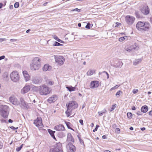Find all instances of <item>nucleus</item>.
Returning <instances> with one entry per match:
<instances>
[{
    "label": "nucleus",
    "instance_id": "1",
    "mask_svg": "<svg viewBox=\"0 0 152 152\" xmlns=\"http://www.w3.org/2000/svg\"><path fill=\"white\" fill-rule=\"evenodd\" d=\"M137 29L140 31H148L150 28V24L148 22L139 21L136 25Z\"/></svg>",
    "mask_w": 152,
    "mask_h": 152
},
{
    "label": "nucleus",
    "instance_id": "2",
    "mask_svg": "<svg viewBox=\"0 0 152 152\" xmlns=\"http://www.w3.org/2000/svg\"><path fill=\"white\" fill-rule=\"evenodd\" d=\"M38 91L40 95L45 96L49 94L51 91L50 88L45 84H42L39 86Z\"/></svg>",
    "mask_w": 152,
    "mask_h": 152
},
{
    "label": "nucleus",
    "instance_id": "3",
    "mask_svg": "<svg viewBox=\"0 0 152 152\" xmlns=\"http://www.w3.org/2000/svg\"><path fill=\"white\" fill-rule=\"evenodd\" d=\"M10 77L11 80L15 82H17L19 80V75L16 71L12 72L10 74Z\"/></svg>",
    "mask_w": 152,
    "mask_h": 152
},
{
    "label": "nucleus",
    "instance_id": "4",
    "mask_svg": "<svg viewBox=\"0 0 152 152\" xmlns=\"http://www.w3.org/2000/svg\"><path fill=\"white\" fill-rule=\"evenodd\" d=\"M66 106L68 110H72L77 108L78 107V104L75 101H70L68 104H66Z\"/></svg>",
    "mask_w": 152,
    "mask_h": 152
},
{
    "label": "nucleus",
    "instance_id": "5",
    "mask_svg": "<svg viewBox=\"0 0 152 152\" xmlns=\"http://www.w3.org/2000/svg\"><path fill=\"white\" fill-rule=\"evenodd\" d=\"M8 107L7 106H4L1 111V115L4 118H7L9 114Z\"/></svg>",
    "mask_w": 152,
    "mask_h": 152
},
{
    "label": "nucleus",
    "instance_id": "6",
    "mask_svg": "<svg viewBox=\"0 0 152 152\" xmlns=\"http://www.w3.org/2000/svg\"><path fill=\"white\" fill-rule=\"evenodd\" d=\"M125 19L127 24L131 25L134 23L135 18L134 17L127 15L125 17Z\"/></svg>",
    "mask_w": 152,
    "mask_h": 152
},
{
    "label": "nucleus",
    "instance_id": "7",
    "mask_svg": "<svg viewBox=\"0 0 152 152\" xmlns=\"http://www.w3.org/2000/svg\"><path fill=\"white\" fill-rule=\"evenodd\" d=\"M34 124L36 126L39 128H42L43 127L42 120L41 119L38 118H37L36 120L34 121Z\"/></svg>",
    "mask_w": 152,
    "mask_h": 152
},
{
    "label": "nucleus",
    "instance_id": "8",
    "mask_svg": "<svg viewBox=\"0 0 152 152\" xmlns=\"http://www.w3.org/2000/svg\"><path fill=\"white\" fill-rule=\"evenodd\" d=\"M65 58L61 56H58V66L62 65L65 61Z\"/></svg>",
    "mask_w": 152,
    "mask_h": 152
},
{
    "label": "nucleus",
    "instance_id": "9",
    "mask_svg": "<svg viewBox=\"0 0 152 152\" xmlns=\"http://www.w3.org/2000/svg\"><path fill=\"white\" fill-rule=\"evenodd\" d=\"M31 81L33 83L37 84L41 83L42 81V80L40 78L34 77L32 78Z\"/></svg>",
    "mask_w": 152,
    "mask_h": 152
},
{
    "label": "nucleus",
    "instance_id": "10",
    "mask_svg": "<svg viewBox=\"0 0 152 152\" xmlns=\"http://www.w3.org/2000/svg\"><path fill=\"white\" fill-rule=\"evenodd\" d=\"M141 12L144 14L147 15L149 13V10L148 7L145 6L142 7L141 10Z\"/></svg>",
    "mask_w": 152,
    "mask_h": 152
},
{
    "label": "nucleus",
    "instance_id": "11",
    "mask_svg": "<svg viewBox=\"0 0 152 152\" xmlns=\"http://www.w3.org/2000/svg\"><path fill=\"white\" fill-rule=\"evenodd\" d=\"M9 101L10 102L13 104L15 105H18V104L19 102L17 99L14 97H10L9 99Z\"/></svg>",
    "mask_w": 152,
    "mask_h": 152
},
{
    "label": "nucleus",
    "instance_id": "12",
    "mask_svg": "<svg viewBox=\"0 0 152 152\" xmlns=\"http://www.w3.org/2000/svg\"><path fill=\"white\" fill-rule=\"evenodd\" d=\"M30 90V87L28 85L26 86L21 90V93L22 94H25L28 92Z\"/></svg>",
    "mask_w": 152,
    "mask_h": 152
},
{
    "label": "nucleus",
    "instance_id": "13",
    "mask_svg": "<svg viewBox=\"0 0 152 152\" xmlns=\"http://www.w3.org/2000/svg\"><path fill=\"white\" fill-rule=\"evenodd\" d=\"M99 82L98 81H94L91 82L90 84V88H97L99 86Z\"/></svg>",
    "mask_w": 152,
    "mask_h": 152
},
{
    "label": "nucleus",
    "instance_id": "14",
    "mask_svg": "<svg viewBox=\"0 0 152 152\" xmlns=\"http://www.w3.org/2000/svg\"><path fill=\"white\" fill-rule=\"evenodd\" d=\"M40 65L39 64H36L32 63L30 64V66L32 70H38L40 67Z\"/></svg>",
    "mask_w": 152,
    "mask_h": 152
},
{
    "label": "nucleus",
    "instance_id": "15",
    "mask_svg": "<svg viewBox=\"0 0 152 152\" xmlns=\"http://www.w3.org/2000/svg\"><path fill=\"white\" fill-rule=\"evenodd\" d=\"M57 100V96L56 95H53L51 97L49 98L48 101L51 103L52 102H54Z\"/></svg>",
    "mask_w": 152,
    "mask_h": 152
},
{
    "label": "nucleus",
    "instance_id": "16",
    "mask_svg": "<svg viewBox=\"0 0 152 152\" xmlns=\"http://www.w3.org/2000/svg\"><path fill=\"white\" fill-rule=\"evenodd\" d=\"M67 145L69 146L70 151L71 152H74L76 151V148L75 147L74 145L72 143H69Z\"/></svg>",
    "mask_w": 152,
    "mask_h": 152
},
{
    "label": "nucleus",
    "instance_id": "17",
    "mask_svg": "<svg viewBox=\"0 0 152 152\" xmlns=\"http://www.w3.org/2000/svg\"><path fill=\"white\" fill-rule=\"evenodd\" d=\"M123 63L122 61H116L113 65L114 67L115 68H121L123 65Z\"/></svg>",
    "mask_w": 152,
    "mask_h": 152
},
{
    "label": "nucleus",
    "instance_id": "18",
    "mask_svg": "<svg viewBox=\"0 0 152 152\" xmlns=\"http://www.w3.org/2000/svg\"><path fill=\"white\" fill-rule=\"evenodd\" d=\"M20 105H22L23 107L27 108L28 104L23 98H20Z\"/></svg>",
    "mask_w": 152,
    "mask_h": 152
},
{
    "label": "nucleus",
    "instance_id": "19",
    "mask_svg": "<svg viewBox=\"0 0 152 152\" xmlns=\"http://www.w3.org/2000/svg\"><path fill=\"white\" fill-rule=\"evenodd\" d=\"M23 75L26 81L30 80V76L26 71H24L23 72Z\"/></svg>",
    "mask_w": 152,
    "mask_h": 152
},
{
    "label": "nucleus",
    "instance_id": "20",
    "mask_svg": "<svg viewBox=\"0 0 152 152\" xmlns=\"http://www.w3.org/2000/svg\"><path fill=\"white\" fill-rule=\"evenodd\" d=\"M41 60L38 57H35L33 60L32 63L36 64H39L40 65V61Z\"/></svg>",
    "mask_w": 152,
    "mask_h": 152
},
{
    "label": "nucleus",
    "instance_id": "21",
    "mask_svg": "<svg viewBox=\"0 0 152 152\" xmlns=\"http://www.w3.org/2000/svg\"><path fill=\"white\" fill-rule=\"evenodd\" d=\"M44 71H46L47 70H49L51 69V67L49 66V64H47L44 65L42 68Z\"/></svg>",
    "mask_w": 152,
    "mask_h": 152
},
{
    "label": "nucleus",
    "instance_id": "22",
    "mask_svg": "<svg viewBox=\"0 0 152 152\" xmlns=\"http://www.w3.org/2000/svg\"><path fill=\"white\" fill-rule=\"evenodd\" d=\"M67 140H68L72 142H74V139L72 137V136L70 133H68L67 134Z\"/></svg>",
    "mask_w": 152,
    "mask_h": 152
},
{
    "label": "nucleus",
    "instance_id": "23",
    "mask_svg": "<svg viewBox=\"0 0 152 152\" xmlns=\"http://www.w3.org/2000/svg\"><path fill=\"white\" fill-rule=\"evenodd\" d=\"M148 110V107L146 105L142 106L141 109V111L143 113H145L147 112Z\"/></svg>",
    "mask_w": 152,
    "mask_h": 152
},
{
    "label": "nucleus",
    "instance_id": "24",
    "mask_svg": "<svg viewBox=\"0 0 152 152\" xmlns=\"http://www.w3.org/2000/svg\"><path fill=\"white\" fill-rule=\"evenodd\" d=\"M48 132L50 135L55 140H56V138L54 136L55 131H53L50 129H48Z\"/></svg>",
    "mask_w": 152,
    "mask_h": 152
},
{
    "label": "nucleus",
    "instance_id": "25",
    "mask_svg": "<svg viewBox=\"0 0 152 152\" xmlns=\"http://www.w3.org/2000/svg\"><path fill=\"white\" fill-rule=\"evenodd\" d=\"M58 152H63L62 145L60 142L58 143Z\"/></svg>",
    "mask_w": 152,
    "mask_h": 152
},
{
    "label": "nucleus",
    "instance_id": "26",
    "mask_svg": "<svg viewBox=\"0 0 152 152\" xmlns=\"http://www.w3.org/2000/svg\"><path fill=\"white\" fill-rule=\"evenodd\" d=\"M66 88L70 92L75 91L76 88L75 87H73L72 86H66Z\"/></svg>",
    "mask_w": 152,
    "mask_h": 152
},
{
    "label": "nucleus",
    "instance_id": "27",
    "mask_svg": "<svg viewBox=\"0 0 152 152\" xmlns=\"http://www.w3.org/2000/svg\"><path fill=\"white\" fill-rule=\"evenodd\" d=\"M141 61V59H136L133 62L134 65L135 66H136L140 63Z\"/></svg>",
    "mask_w": 152,
    "mask_h": 152
},
{
    "label": "nucleus",
    "instance_id": "28",
    "mask_svg": "<svg viewBox=\"0 0 152 152\" xmlns=\"http://www.w3.org/2000/svg\"><path fill=\"white\" fill-rule=\"evenodd\" d=\"M50 152H57V148L56 146H53L50 150Z\"/></svg>",
    "mask_w": 152,
    "mask_h": 152
},
{
    "label": "nucleus",
    "instance_id": "29",
    "mask_svg": "<svg viewBox=\"0 0 152 152\" xmlns=\"http://www.w3.org/2000/svg\"><path fill=\"white\" fill-rule=\"evenodd\" d=\"M65 130V128L63 125L60 124L58 126V131H63Z\"/></svg>",
    "mask_w": 152,
    "mask_h": 152
},
{
    "label": "nucleus",
    "instance_id": "30",
    "mask_svg": "<svg viewBox=\"0 0 152 152\" xmlns=\"http://www.w3.org/2000/svg\"><path fill=\"white\" fill-rule=\"evenodd\" d=\"M136 47H131L130 48H125V50L128 52H131L133 50H135L136 49Z\"/></svg>",
    "mask_w": 152,
    "mask_h": 152
},
{
    "label": "nucleus",
    "instance_id": "31",
    "mask_svg": "<svg viewBox=\"0 0 152 152\" xmlns=\"http://www.w3.org/2000/svg\"><path fill=\"white\" fill-rule=\"evenodd\" d=\"M58 136L60 137H62L64 136V133L61 131L58 132Z\"/></svg>",
    "mask_w": 152,
    "mask_h": 152
},
{
    "label": "nucleus",
    "instance_id": "32",
    "mask_svg": "<svg viewBox=\"0 0 152 152\" xmlns=\"http://www.w3.org/2000/svg\"><path fill=\"white\" fill-rule=\"evenodd\" d=\"M94 72V71H92L91 70L88 71L87 72V75H93Z\"/></svg>",
    "mask_w": 152,
    "mask_h": 152
},
{
    "label": "nucleus",
    "instance_id": "33",
    "mask_svg": "<svg viewBox=\"0 0 152 152\" xmlns=\"http://www.w3.org/2000/svg\"><path fill=\"white\" fill-rule=\"evenodd\" d=\"M127 115L128 118L131 119L132 118V115L131 113H128L127 114Z\"/></svg>",
    "mask_w": 152,
    "mask_h": 152
},
{
    "label": "nucleus",
    "instance_id": "34",
    "mask_svg": "<svg viewBox=\"0 0 152 152\" xmlns=\"http://www.w3.org/2000/svg\"><path fill=\"white\" fill-rule=\"evenodd\" d=\"M23 144H22L19 147H18L16 148V150L18 152L22 148L23 146Z\"/></svg>",
    "mask_w": 152,
    "mask_h": 152
},
{
    "label": "nucleus",
    "instance_id": "35",
    "mask_svg": "<svg viewBox=\"0 0 152 152\" xmlns=\"http://www.w3.org/2000/svg\"><path fill=\"white\" fill-rule=\"evenodd\" d=\"M119 85H116L115 86H114L113 87H112L110 89V91H112L113 90L115 89H117L119 87Z\"/></svg>",
    "mask_w": 152,
    "mask_h": 152
},
{
    "label": "nucleus",
    "instance_id": "36",
    "mask_svg": "<svg viewBox=\"0 0 152 152\" xmlns=\"http://www.w3.org/2000/svg\"><path fill=\"white\" fill-rule=\"evenodd\" d=\"M19 5V3L18 2H16L14 4V6L15 8H18Z\"/></svg>",
    "mask_w": 152,
    "mask_h": 152
},
{
    "label": "nucleus",
    "instance_id": "37",
    "mask_svg": "<svg viewBox=\"0 0 152 152\" xmlns=\"http://www.w3.org/2000/svg\"><path fill=\"white\" fill-rule=\"evenodd\" d=\"M66 125V126H67V128L68 129H70V125H71V124L70 122H65Z\"/></svg>",
    "mask_w": 152,
    "mask_h": 152
},
{
    "label": "nucleus",
    "instance_id": "38",
    "mask_svg": "<svg viewBox=\"0 0 152 152\" xmlns=\"http://www.w3.org/2000/svg\"><path fill=\"white\" fill-rule=\"evenodd\" d=\"M51 58L52 60L54 59L56 62H57V58L56 55L52 56L51 57Z\"/></svg>",
    "mask_w": 152,
    "mask_h": 152
},
{
    "label": "nucleus",
    "instance_id": "39",
    "mask_svg": "<svg viewBox=\"0 0 152 152\" xmlns=\"http://www.w3.org/2000/svg\"><path fill=\"white\" fill-rule=\"evenodd\" d=\"M78 137V138L79 139V141L80 142V143L81 144H83V145H84V142H83V141L82 140L80 137H79L78 136H77Z\"/></svg>",
    "mask_w": 152,
    "mask_h": 152
},
{
    "label": "nucleus",
    "instance_id": "40",
    "mask_svg": "<svg viewBox=\"0 0 152 152\" xmlns=\"http://www.w3.org/2000/svg\"><path fill=\"white\" fill-rule=\"evenodd\" d=\"M116 104H114V105H113L112 107L111 108V110H110V111H113V110H114L116 107Z\"/></svg>",
    "mask_w": 152,
    "mask_h": 152
},
{
    "label": "nucleus",
    "instance_id": "41",
    "mask_svg": "<svg viewBox=\"0 0 152 152\" xmlns=\"http://www.w3.org/2000/svg\"><path fill=\"white\" fill-rule=\"evenodd\" d=\"M69 110H68L67 109V110L66 111V113L67 115V116L68 117L70 115V113L69 111Z\"/></svg>",
    "mask_w": 152,
    "mask_h": 152
},
{
    "label": "nucleus",
    "instance_id": "42",
    "mask_svg": "<svg viewBox=\"0 0 152 152\" xmlns=\"http://www.w3.org/2000/svg\"><path fill=\"white\" fill-rule=\"evenodd\" d=\"M122 92L121 91H117L116 93L115 94V96H120L121 93Z\"/></svg>",
    "mask_w": 152,
    "mask_h": 152
},
{
    "label": "nucleus",
    "instance_id": "43",
    "mask_svg": "<svg viewBox=\"0 0 152 152\" xmlns=\"http://www.w3.org/2000/svg\"><path fill=\"white\" fill-rule=\"evenodd\" d=\"M81 11V10L77 8H76L75 9H73L71 11H76L78 12H80Z\"/></svg>",
    "mask_w": 152,
    "mask_h": 152
},
{
    "label": "nucleus",
    "instance_id": "44",
    "mask_svg": "<svg viewBox=\"0 0 152 152\" xmlns=\"http://www.w3.org/2000/svg\"><path fill=\"white\" fill-rule=\"evenodd\" d=\"M119 41L120 42H123L124 40V37H121L119 38Z\"/></svg>",
    "mask_w": 152,
    "mask_h": 152
},
{
    "label": "nucleus",
    "instance_id": "45",
    "mask_svg": "<svg viewBox=\"0 0 152 152\" xmlns=\"http://www.w3.org/2000/svg\"><path fill=\"white\" fill-rule=\"evenodd\" d=\"M138 92V89H134L133 90L132 92L134 94H135Z\"/></svg>",
    "mask_w": 152,
    "mask_h": 152
},
{
    "label": "nucleus",
    "instance_id": "46",
    "mask_svg": "<svg viewBox=\"0 0 152 152\" xmlns=\"http://www.w3.org/2000/svg\"><path fill=\"white\" fill-rule=\"evenodd\" d=\"M58 42H60L61 43L64 44L65 43V42L62 40H61L60 39L58 38Z\"/></svg>",
    "mask_w": 152,
    "mask_h": 152
},
{
    "label": "nucleus",
    "instance_id": "47",
    "mask_svg": "<svg viewBox=\"0 0 152 152\" xmlns=\"http://www.w3.org/2000/svg\"><path fill=\"white\" fill-rule=\"evenodd\" d=\"M90 23H88L87 24V25L86 26V28H87L89 29L90 28Z\"/></svg>",
    "mask_w": 152,
    "mask_h": 152
},
{
    "label": "nucleus",
    "instance_id": "48",
    "mask_svg": "<svg viewBox=\"0 0 152 152\" xmlns=\"http://www.w3.org/2000/svg\"><path fill=\"white\" fill-rule=\"evenodd\" d=\"M99 126L98 125H97L94 129L93 130V132H94L95 131H96L97 130L98 127H99Z\"/></svg>",
    "mask_w": 152,
    "mask_h": 152
},
{
    "label": "nucleus",
    "instance_id": "49",
    "mask_svg": "<svg viewBox=\"0 0 152 152\" xmlns=\"http://www.w3.org/2000/svg\"><path fill=\"white\" fill-rule=\"evenodd\" d=\"M54 83V82L53 81H49L48 83V84H49V85H51V86L53 85Z\"/></svg>",
    "mask_w": 152,
    "mask_h": 152
},
{
    "label": "nucleus",
    "instance_id": "50",
    "mask_svg": "<svg viewBox=\"0 0 152 152\" xmlns=\"http://www.w3.org/2000/svg\"><path fill=\"white\" fill-rule=\"evenodd\" d=\"M98 113L99 114V115L100 116H102L103 115V113H102V111L99 112H98Z\"/></svg>",
    "mask_w": 152,
    "mask_h": 152
},
{
    "label": "nucleus",
    "instance_id": "51",
    "mask_svg": "<svg viewBox=\"0 0 152 152\" xmlns=\"http://www.w3.org/2000/svg\"><path fill=\"white\" fill-rule=\"evenodd\" d=\"M10 128L12 129H16L18 128V127L15 128L14 127L12 126L10 127Z\"/></svg>",
    "mask_w": 152,
    "mask_h": 152
},
{
    "label": "nucleus",
    "instance_id": "52",
    "mask_svg": "<svg viewBox=\"0 0 152 152\" xmlns=\"http://www.w3.org/2000/svg\"><path fill=\"white\" fill-rule=\"evenodd\" d=\"M5 58V56H0V60L4 59Z\"/></svg>",
    "mask_w": 152,
    "mask_h": 152
},
{
    "label": "nucleus",
    "instance_id": "53",
    "mask_svg": "<svg viewBox=\"0 0 152 152\" xmlns=\"http://www.w3.org/2000/svg\"><path fill=\"white\" fill-rule=\"evenodd\" d=\"M79 122L82 125H83V121L82 120H79Z\"/></svg>",
    "mask_w": 152,
    "mask_h": 152
},
{
    "label": "nucleus",
    "instance_id": "54",
    "mask_svg": "<svg viewBox=\"0 0 152 152\" xmlns=\"http://www.w3.org/2000/svg\"><path fill=\"white\" fill-rule=\"evenodd\" d=\"M102 112L103 113H105L107 112V110L106 109H104L103 110H102Z\"/></svg>",
    "mask_w": 152,
    "mask_h": 152
},
{
    "label": "nucleus",
    "instance_id": "55",
    "mask_svg": "<svg viewBox=\"0 0 152 152\" xmlns=\"http://www.w3.org/2000/svg\"><path fill=\"white\" fill-rule=\"evenodd\" d=\"M3 146V144L1 143H0V149L2 148Z\"/></svg>",
    "mask_w": 152,
    "mask_h": 152
},
{
    "label": "nucleus",
    "instance_id": "56",
    "mask_svg": "<svg viewBox=\"0 0 152 152\" xmlns=\"http://www.w3.org/2000/svg\"><path fill=\"white\" fill-rule=\"evenodd\" d=\"M149 115L152 116V110L150 111L149 112Z\"/></svg>",
    "mask_w": 152,
    "mask_h": 152
},
{
    "label": "nucleus",
    "instance_id": "57",
    "mask_svg": "<svg viewBox=\"0 0 152 152\" xmlns=\"http://www.w3.org/2000/svg\"><path fill=\"white\" fill-rule=\"evenodd\" d=\"M8 122L10 123H12L13 122V121L11 119H9L8 120Z\"/></svg>",
    "mask_w": 152,
    "mask_h": 152
},
{
    "label": "nucleus",
    "instance_id": "58",
    "mask_svg": "<svg viewBox=\"0 0 152 152\" xmlns=\"http://www.w3.org/2000/svg\"><path fill=\"white\" fill-rule=\"evenodd\" d=\"M132 110H136V108L134 106H133L132 108Z\"/></svg>",
    "mask_w": 152,
    "mask_h": 152
},
{
    "label": "nucleus",
    "instance_id": "59",
    "mask_svg": "<svg viewBox=\"0 0 152 152\" xmlns=\"http://www.w3.org/2000/svg\"><path fill=\"white\" fill-rule=\"evenodd\" d=\"M140 129L142 131H144V130H145V128L144 127L141 128Z\"/></svg>",
    "mask_w": 152,
    "mask_h": 152
},
{
    "label": "nucleus",
    "instance_id": "60",
    "mask_svg": "<svg viewBox=\"0 0 152 152\" xmlns=\"http://www.w3.org/2000/svg\"><path fill=\"white\" fill-rule=\"evenodd\" d=\"M64 46V45L58 42V46Z\"/></svg>",
    "mask_w": 152,
    "mask_h": 152
},
{
    "label": "nucleus",
    "instance_id": "61",
    "mask_svg": "<svg viewBox=\"0 0 152 152\" xmlns=\"http://www.w3.org/2000/svg\"><path fill=\"white\" fill-rule=\"evenodd\" d=\"M124 40H125V39H126V40H127V39H128V37H128L127 36H124Z\"/></svg>",
    "mask_w": 152,
    "mask_h": 152
},
{
    "label": "nucleus",
    "instance_id": "62",
    "mask_svg": "<svg viewBox=\"0 0 152 152\" xmlns=\"http://www.w3.org/2000/svg\"><path fill=\"white\" fill-rule=\"evenodd\" d=\"M137 114L138 115H142L140 111H139L137 113Z\"/></svg>",
    "mask_w": 152,
    "mask_h": 152
},
{
    "label": "nucleus",
    "instance_id": "63",
    "mask_svg": "<svg viewBox=\"0 0 152 152\" xmlns=\"http://www.w3.org/2000/svg\"><path fill=\"white\" fill-rule=\"evenodd\" d=\"M120 130V129L118 128H117L116 129L115 131L116 132H118Z\"/></svg>",
    "mask_w": 152,
    "mask_h": 152
},
{
    "label": "nucleus",
    "instance_id": "64",
    "mask_svg": "<svg viewBox=\"0 0 152 152\" xmlns=\"http://www.w3.org/2000/svg\"><path fill=\"white\" fill-rule=\"evenodd\" d=\"M16 40L15 39H11L10 40V41L11 42H15L16 41Z\"/></svg>",
    "mask_w": 152,
    "mask_h": 152
}]
</instances>
